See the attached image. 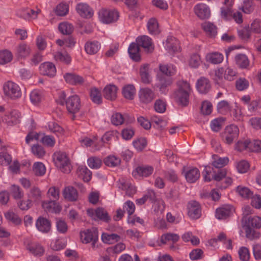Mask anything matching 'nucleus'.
I'll return each instance as SVG.
<instances>
[{"mask_svg":"<svg viewBox=\"0 0 261 261\" xmlns=\"http://www.w3.org/2000/svg\"><path fill=\"white\" fill-rule=\"evenodd\" d=\"M38 12L32 9L23 10L20 16L25 20H30L31 18L36 19Z\"/></svg>","mask_w":261,"mask_h":261,"instance_id":"nucleus-51","label":"nucleus"},{"mask_svg":"<svg viewBox=\"0 0 261 261\" xmlns=\"http://www.w3.org/2000/svg\"><path fill=\"white\" fill-rule=\"evenodd\" d=\"M19 118V113L14 110L11 111L9 115H6L3 121L5 122L9 126H12L18 123Z\"/></svg>","mask_w":261,"mask_h":261,"instance_id":"nucleus-27","label":"nucleus"},{"mask_svg":"<svg viewBox=\"0 0 261 261\" xmlns=\"http://www.w3.org/2000/svg\"><path fill=\"white\" fill-rule=\"evenodd\" d=\"M41 73L50 77H53L56 73V68L55 65L50 62L42 64L40 66Z\"/></svg>","mask_w":261,"mask_h":261,"instance_id":"nucleus-18","label":"nucleus"},{"mask_svg":"<svg viewBox=\"0 0 261 261\" xmlns=\"http://www.w3.org/2000/svg\"><path fill=\"white\" fill-rule=\"evenodd\" d=\"M167 48L169 53L173 54L179 51L180 47L177 41L174 39H168L166 40Z\"/></svg>","mask_w":261,"mask_h":261,"instance_id":"nucleus-30","label":"nucleus"},{"mask_svg":"<svg viewBox=\"0 0 261 261\" xmlns=\"http://www.w3.org/2000/svg\"><path fill=\"white\" fill-rule=\"evenodd\" d=\"M79 176L81 177L85 181H89L91 179V172L85 166H81L77 169Z\"/></svg>","mask_w":261,"mask_h":261,"instance_id":"nucleus-36","label":"nucleus"},{"mask_svg":"<svg viewBox=\"0 0 261 261\" xmlns=\"http://www.w3.org/2000/svg\"><path fill=\"white\" fill-rule=\"evenodd\" d=\"M12 59V55L8 50L0 51V64L4 65L10 62Z\"/></svg>","mask_w":261,"mask_h":261,"instance_id":"nucleus-47","label":"nucleus"},{"mask_svg":"<svg viewBox=\"0 0 261 261\" xmlns=\"http://www.w3.org/2000/svg\"><path fill=\"white\" fill-rule=\"evenodd\" d=\"M30 48L26 44H19L17 48V55L19 57L25 58L29 55Z\"/></svg>","mask_w":261,"mask_h":261,"instance_id":"nucleus-42","label":"nucleus"},{"mask_svg":"<svg viewBox=\"0 0 261 261\" xmlns=\"http://www.w3.org/2000/svg\"><path fill=\"white\" fill-rule=\"evenodd\" d=\"M101 164V160L96 156L89 158L88 160V166L92 169H98L100 168Z\"/></svg>","mask_w":261,"mask_h":261,"instance_id":"nucleus-61","label":"nucleus"},{"mask_svg":"<svg viewBox=\"0 0 261 261\" xmlns=\"http://www.w3.org/2000/svg\"><path fill=\"white\" fill-rule=\"evenodd\" d=\"M100 48L98 42H88L85 45V49L86 53L89 55L96 54Z\"/></svg>","mask_w":261,"mask_h":261,"instance_id":"nucleus-34","label":"nucleus"},{"mask_svg":"<svg viewBox=\"0 0 261 261\" xmlns=\"http://www.w3.org/2000/svg\"><path fill=\"white\" fill-rule=\"evenodd\" d=\"M184 175L188 182L193 183L199 179L200 172L197 168H193L185 172Z\"/></svg>","mask_w":261,"mask_h":261,"instance_id":"nucleus-23","label":"nucleus"},{"mask_svg":"<svg viewBox=\"0 0 261 261\" xmlns=\"http://www.w3.org/2000/svg\"><path fill=\"white\" fill-rule=\"evenodd\" d=\"M54 160L56 166L65 173L71 171V167L65 152L57 151L54 154Z\"/></svg>","mask_w":261,"mask_h":261,"instance_id":"nucleus-2","label":"nucleus"},{"mask_svg":"<svg viewBox=\"0 0 261 261\" xmlns=\"http://www.w3.org/2000/svg\"><path fill=\"white\" fill-rule=\"evenodd\" d=\"M239 133L238 127L236 125H230L225 128L223 133V138L227 144H230L237 139Z\"/></svg>","mask_w":261,"mask_h":261,"instance_id":"nucleus-7","label":"nucleus"},{"mask_svg":"<svg viewBox=\"0 0 261 261\" xmlns=\"http://www.w3.org/2000/svg\"><path fill=\"white\" fill-rule=\"evenodd\" d=\"M213 159L214 161L212 162V165L216 168H221L227 165L228 163L227 158H219L217 155H213Z\"/></svg>","mask_w":261,"mask_h":261,"instance_id":"nucleus-33","label":"nucleus"},{"mask_svg":"<svg viewBox=\"0 0 261 261\" xmlns=\"http://www.w3.org/2000/svg\"><path fill=\"white\" fill-rule=\"evenodd\" d=\"M112 123L116 126L122 125L124 122V118L120 113H115L112 115L111 118Z\"/></svg>","mask_w":261,"mask_h":261,"instance_id":"nucleus-54","label":"nucleus"},{"mask_svg":"<svg viewBox=\"0 0 261 261\" xmlns=\"http://www.w3.org/2000/svg\"><path fill=\"white\" fill-rule=\"evenodd\" d=\"M153 171V168L151 166H139L136 168L135 172L139 176L147 177L151 175Z\"/></svg>","mask_w":261,"mask_h":261,"instance_id":"nucleus-31","label":"nucleus"},{"mask_svg":"<svg viewBox=\"0 0 261 261\" xmlns=\"http://www.w3.org/2000/svg\"><path fill=\"white\" fill-rule=\"evenodd\" d=\"M36 227L37 229L42 233H48L51 229L50 221L42 216L38 218L36 221Z\"/></svg>","mask_w":261,"mask_h":261,"instance_id":"nucleus-10","label":"nucleus"},{"mask_svg":"<svg viewBox=\"0 0 261 261\" xmlns=\"http://www.w3.org/2000/svg\"><path fill=\"white\" fill-rule=\"evenodd\" d=\"M58 29L60 32L64 35H70L74 30L73 26L67 22L60 23Z\"/></svg>","mask_w":261,"mask_h":261,"instance_id":"nucleus-37","label":"nucleus"},{"mask_svg":"<svg viewBox=\"0 0 261 261\" xmlns=\"http://www.w3.org/2000/svg\"><path fill=\"white\" fill-rule=\"evenodd\" d=\"M134 147L139 151H141L147 145V141L144 138H140L133 141Z\"/></svg>","mask_w":261,"mask_h":261,"instance_id":"nucleus-58","label":"nucleus"},{"mask_svg":"<svg viewBox=\"0 0 261 261\" xmlns=\"http://www.w3.org/2000/svg\"><path fill=\"white\" fill-rule=\"evenodd\" d=\"M136 42L139 46L142 47L148 53L152 52L153 50L151 40L147 36L138 37L136 39Z\"/></svg>","mask_w":261,"mask_h":261,"instance_id":"nucleus-14","label":"nucleus"},{"mask_svg":"<svg viewBox=\"0 0 261 261\" xmlns=\"http://www.w3.org/2000/svg\"><path fill=\"white\" fill-rule=\"evenodd\" d=\"M66 105L68 112L72 114V119L74 120V114L79 112L81 107L79 97L76 95L70 96L66 101Z\"/></svg>","mask_w":261,"mask_h":261,"instance_id":"nucleus-4","label":"nucleus"},{"mask_svg":"<svg viewBox=\"0 0 261 261\" xmlns=\"http://www.w3.org/2000/svg\"><path fill=\"white\" fill-rule=\"evenodd\" d=\"M32 152L38 158H42L45 154L44 148L40 145L35 144L32 146Z\"/></svg>","mask_w":261,"mask_h":261,"instance_id":"nucleus-49","label":"nucleus"},{"mask_svg":"<svg viewBox=\"0 0 261 261\" xmlns=\"http://www.w3.org/2000/svg\"><path fill=\"white\" fill-rule=\"evenodd\" d=\"M42 95L41 93L36 90L32 91L30 94V99L34 105L39 103L42 99Z\"/></svg>","mask_w":261,"mask_h":261,"instance_id":"nucleus-62","label":"nucleus"},{"mask_svg":"<svg viewBox=\"0 0 261 261\" xmlns=\"http://www.w3.org/2000/svg\"><path fill=\"white\" fill-rule=\"evenodd\" d=\"M178 89L174 93V98L179 105L187 106L189 101V94L192 91L190 85L187 81H181L177 83Z\"/></svg>","mask_w":261,"mask_h":261,"instance_id":"nucleus-1","label":"nucleus"},{"mask_svg":"<svg viewBox=\"0 0 261 261\" xmlns=\"http://www.w3.org/2000/svg\"><path fill=\"white\" fill-rule=\"evenodd\" d=\"M54 58L57 61L63 62L66 64H69L71 62V57L66 52H57L54 55Z\"/></svg>","mask_w":261,"mask_h":261,"instance_id":"nucleus-38","label":"nucleus"},{"mask_svg":"<svg viewBox=\"0 0 261 261\" xmlns=\"http://www.w3.org/2000/svg\"><path fill=\"white\" fill-rule=\"evenodd\" d=\"M101 239L105 243L112 244L115 241H118L120 239V236L115 234H108L103 233L101 235Z\"/></svg>","mask_w":261,"mask_h":261,"instance_id":"nucleus-45","label":"nucleus"},{"mask_svg":"<svg viewBox=\"0 0 261 261\" xmlns=\"http://www.w3.org/2000/svg\"><path fill=\"white\" fill-rule=\"evenodd\" d=\"M27 249L36 256H41L44 254V248L36 243H29L26 246Z\"/></svg>","mask_w":261,"mask_h":261,"instance_id":"nucleus-22","label":"nucleus"},{"mask_svg":"<svg viewBox=\"0 0 261 261\" xmlns=\"http://www.w3.org/2000/svg\"><path fill=\"white\" fill-rule=\"evenodd\" d=\"M160 71L163 74L162 75L171 77L176 71L173 66H169L165 64H160L159 66Z\"/></svg>","mask_w":261,"mask_h":261,"instance_id":"nucleus-39","label":"nucleus"},{"mask_svg":"<svg viewBox=\"0 0 261 261\" xmlns=\"http://www.w3.org/2000/svg\"><path fill=\"white\" fill-rule=\"evenodd\" d=\"M33 171L36 176H42L45 173L46 168L41 162H36L33 166Z\"/></svg>","mask_w":261,"mask_h":261,"instance_id":"nucleus-44","label":"nucleus"},{"mask_svg":"<svg viewBox=\"0 0 261 261\" xmlns=\"http://www.w3.org/2000/svg\"><path fill=\"white\" fill-rule=\"evenodd\" d=\"M134 130L131 127L124 128L122 129L121 133L122 138L126 140L130 139L134 135Z\"/></svg>","mask_w":261,"mask_h":261,"instance_id":"nucleus-63","label":"nucleus"},{"mask_svg":"<svg viewBox=\"0 0 261 261\" xmlns=\"http://www.w3.org/2000/svg\"><path fill=\"white\" fill-rule=\"evenodd\" d=\"M149 65L145 64L142 66L140 69V73L141 81L145 84H148L150 82V77L148 72Z\"/></svg>","mask_w":261,"mask_h":261,"instance_id":"nucleus-35","label":"nucleus"},{"mask_svg":"<svg viewBox=\"0 0 261 261\" xmlns=\"http://www.w3.org/2000/svg\"><path fill=\"white\" fill-rule=\"evenodd\" d=\"M250 141L248 140H239L235 145V149L239 151L244 150H249Z\"/></svg>","mask_w":261,"mask_h":261,"instance_id":"nucleus-57","label":"nucleus"},{"mask_svg":"<svg viewBox=\"0 0 261 261\" xmlns=\"http://www.w3.org/2000/svg\"><path fill=\"white\" fill-rule=\"evenodd\" d=\"M69 11V6L68 5L64 3L59 4L55 9V13L58 16H65Z\"/></svg>","mask_w":261,"mask_h":261,"instance_id":"nucleus-55","label":"nucleus"},{"mask_svg":"<svg viewBox=\"0 0 261 261\" xmlns=\"http://www.w3.org/2000/svg\"><path fill=\"white\" fill-rule=\"evenodd\" d=\"M121 160L114 155H110L104 160V163L108 166L116 167L120 165Z\"/></svg>","mask_w":261,"mask_h":261,"instance_id":"nucleus-52","label":"nucleus"},{"mask_svg":"<svg viewBox=\"0 0 261 261\" xmlns=\"http://www.w3.org/2000/svg\"><path fill=\"white\" fill-rule=\"evenodd\" d=\"M188 216L193 219H197L201 215V207L199 203L196 201H191L188 203Z\"/></svg>","mask_w":261,"mask_h":261,"instance_id":"nucleus-8","label":"nucleus"},{"mask_svg":"<svg viewBox=\"0 0 261 261\" xmlns=\"http://www.w3.org/2000/svg\"><path fill=\"white\" fill-rule=\"evenodd\" d=\"M81 238L82 242L86 244L92 242V247L95 248L98 238L97 229L92 228L90 229H87L85 231L81 232Z\"/></svg>","mask_w":261,"mask_h":261,"instance_id":"nucleus-5","label":"nucleus"},{"mask_svg":"<svg viewBox=\"0 0 261 261\" xmlns=\"http://www.w3.org/2000/svg\"><path fill=\"white\" fill-rule=\"evenodd\" d=\"M201 26L208 37L214 38L216 36L217 28L214 23L209 21H205L201 23Z\"/></svg>","mask_w":261,"mask_h":261,"instance_id":"nucleus-15","label":"nucleus"},{"mask_svg":"<svg viewBox=\"0 0 261 261\" xmlns=\"http://www.w3.org/2000/svg\"><path fill=\"white\" fill-rule=\"evenodd\" d=\"M224 119L222 118H218L212 121L211 128L214 132H218L222 127Z\"/></svg>","mask_w":261,"mask_h":261,"instance_id":"nucleus-59","label":"nucleus"},{"mask_svg":"<svg viewBox=\"0 0 261 261\" xmlns=\"http://www.w3.org/2000/svg\"><path fill=\"white\" fill-rule=\"evenodd\" d=\"M243 221L245 225L256 228L261 227V218L257 216H249V217H243Z\"/></svg>","mask_w":261,"mask_h":261,"instance_id":"nucleus-21","label":"nucleus"},{"mask_svg":"<svg viewBox=\"0 0 261 261\" xmlns=\"http://www.w3.org/2000/svg\"><path fill=\"white\" fill-rule=\"evenodd\" d=\"M211 87L210 82L207 79L201 77L198 80L196 83V88L200 93L202 94L207 93Z\"/></svg>","mask_w":261,"mask_h":261,"instance_id":"nucleus-17","label":"nucleus"},{"mask_svg":"<svg viewBox=\"0 0 261 261\" xmlns=\"http://www.w3.org/2000/svg\"><path fill=\"white\" fill-rule=\"evenodd\" d=\"M56 224L57 230L60 233H65L67 231L68 226L64 220L57 219Z\"/></svg>","mask_w":261,"mask_h":261,"instance_id":"nucleus-64","label":"nucleus"},{"mask_svg":"<svg viewBox=\"0 0 261 261\" xmlns=\"http://www.w3.org/2000/svg\"><path fill=\"white\" fill-rule=\"evenodd\" d=\"M42 206L45 211L51 213H59L61 210L56 200L53 199L43 201Z\"/></svg>","mask_w":261,"mask_h":261,"instance_id":"nucleus-16","label":"nucleus"},{"mask_svg":"<svg viewBox=\"0 0 261 261\" xmlns=\"http://www.w3.org/2000/svg\"><path fill=\"white\" fill-rule=\"evenodd\" d=\"M119 182L120 186L119 187L122 190L125 191L126 195L131 197L136 193V187L132 185L129 181L122 178L119 180Z\"/></svg>","mask_w":261,"mask_h":261,"instance_id":"nucleus-20","label":"nucleus"},{"mask_svg":"<svg viewBox=\"0 0 261 261\" xmlns=\"http://www.w3.org/2000/svg\"><path fill=\"white\" fill-rule=\"evenodd\" d=\"M139 47L137 42H133L130 44L128 49L130 58L136 62H138L140 60Z\"/></svg>","mask_w":261,"mask_h":261,"instance_id":"nucleus-25","label":"nucleus"},{"mask_svg":"<svg viewBox=\"0 0 261 261\" xmlns=\"http://www.w3.org/2000/svg\"><path fill=\"white\" fill-rule=\"evenodd\" d=\"M100 20L104 23H110L116 21L118 17V12L116 10L102 9L98 13Z\"/></svg>","mask_w":261,"mask_h":261,"instance_id":"nucleus-6","label":"nucleus"},{"mask_svg":"<svg viewBox=\"0 0 261 261\" xmlns=\"http://www.w3.org/2000/svg\"><path fill=\"white\" fill-rule=\"evenodd\" d=\"M12 162V157L8 152L6 146H1L0 148V164L8 166Z\"/></svg>","mask_w":261,"mask_h":261,"instance_id":"nucleus-26","label":"nucleus"},{"mask_svg":"<svg viewBox=\"0 0 261 261\" xmlns=\"http://www.w3.org/2000/svg\"><path fill=\"white\" fill-rule=\"evenodd\" d=\"M3 90L5 96L12 99H18L22 95L20 86L17 83L11 81L4 84Z\"/></svg>","mask_w":261,"mask_h":261,"instance_id":"nucleus-3","label":"nucleus"},{"mask_svg":"<svg viewBox=\"0 0 261 261\" xmlns=\"http://www.w3.org/2000/svg\"><path fill=\"white\" fill-rule=\"evenodd\" d=\"M230 210L228 207H220L216 210V217L218 219H225L230 215Z\"/></svg>","mask_w":261,"mask_h":261,"instance_id":"nucleus-48","label":"nucleus"},{"mask_svg":"<svg viewBox=\"0 0 261 261\" xmlns=\"http://www.w3.org/2000/svg\"><path fill=\"white\" fill-rule=\"evenodd\" d=\"M117 88L114 85L107 86L103 89V96L109 100H114L117 97Z\"/></svg>","mask_w":261,"mask_h":261,"instance_id":"nucleus-24","label":"nucleus"},{"mask_svg":"<svg viewBox=\"0 0 261 261\" xmlns=\"http://www.w3.org/2000/svg\"><path fill=\"white\" fill-rule=\"evenodd\" d=\"M96 219H99L104 222H108L111 220L107 211L103 208L98 207L96 209Z\"/></svg>","mask_w":261,"mask_h":261,"instance_id":"nucleus-43","label":"nucleus"},{"mask_svg":"<svg viewBox=\"0 0 261 261\" xmlns=\"http://www.w3.org/2000/svg\"><path fill=\"white\" fill-rule=\"evenodd\" d=\"M237 191L243 198H249L252 197L253 195V193L246 187L238 186L237 188Z\"/></svg>","mask_w":261,"mask_h":261,"instance_id":"nucleus-60","label":"nucleus"},{"mask_svg":"<svg viewBox=\"0 0 261 261\" xmlns=\"http://www.w3.org/2000/svg\"><path fill=\"white\" fill-rule=\"evenodd\" d=\"M206 58L207 61L213 64H219L223 61V56L217 53L211 54Z\"/></svg>","mask_w":261,"mask_h":261,"instance_id":"nucleus-56","label":"nucleus"},{"mask_svg":"<svg viewBox=\"0 0 261 261\" xmlns=\"http://www.w3.org/2000/svg\"><path fill=\"white\" fill-rule=\"evenodd\" d=\"M139 96L142 102L147 103L154 98V93L150 89L143 88L139 91Z\"/></svg>","mask_w":261,"mask_h":261,"instance_id":"nucleus-19","label":"nucleus"},{"mask_svg":"<svg viewBox=\"0 0 261 261\" xmlns=\"http://www.w3.org/2000/svg\"><path fill=\"white\" fill-rule=\"evenodd\" d=\"M76 10L78 14L84 18H90L93 15L92 10L88 5L85 3L77 4L76 7Z\"/></svg>","mask_w":261,"mask_h":261,"instance_id":"nucleus-13","label":"nucleus"},{"mask_svg":"<svg viewBox=\"0 0 261 261\" xmlns=\"http://www.w3.org/2000/svg\"><path fill=\"white\" fill-rule=\"evenodd\" d=\"M123 96L127 99L133 100L136 94V89L133 85L129 84L123 87L122 91Z\"/></svg>","mask_w":261,"mask_h":261,"instance_id":"nucleus-28","label":"nucleus"},{"mask_svg":"<svg viewBox=\"0 0 261 261\" xmlns=\"http://www.w3.org/2000/svg\"><path fill=\"white\" fill-rule=\"evenodd\" d=\"M65 199L69 201H76L78 199L79 194L76 189L73 186H67L63 191Z\"/></svg>","mask_w":261,"mask_h":261,"instance_id":"nucleus-12","label":"nucleus"},{"mask_svg":"<svg viewBox=\"0 0 261 261\" xmlns=\"http://www.w3.org/2000/svg\"><path fill=\"white\" fill-rule=\"evenodd\" d=\"M217 110L222 114H225L230 111L229 103L226 100H222L219 102L217 105Z\"/></svg>","mask_w":261,"mask_h":261,"instance_id":"nucleus-46","label":"nucleus"},{"mask_svg":"<svg viewBox=\"0 0 261 261\" xmlns=\"http://www.w3.org/2000/svg\"><path fill=\"white\" fill-rule=\"evenodd\" d=\"M237 65L241 68H247L249 65L247 57L244 54H239L235 57Z\"/></svg>","mask_w":261,"mask_h":261,"instance_id":"nucleus-29","label":"nucleus"},{"mask_svg":"<svg viewBox=\"0 0 261 261\" xmlns=\"http://www.w3.org/2000/svg\"><path fill=\"white\" fill-rule=\"evenodd\" d=\"M244 228L245 230L246 237L248 239L253 240L259 237V233L251 228V227L245 225Z\"/></svg>","mask_w":261,"mask_h":261,"instance_id":"nucleus-53","label":"nucleus"},{"mask_svg":"<svg viewBox=\"0 0 261 261\" xmlns=\"http://www.w3.org/2000/svg\"><path fill=\"white\" fill-rule=\"evenodd\" d=\"M194 10L195 15L200 19H208L210 17V10L205 4H197L195 6Z\"/></svg>","mask_w":261,"mask_h":261,"instance_id":"nucleus-9","label":"nucleus"},{"mask_svg":"<svg viewBox=\"0 0 261 261\" xmlns=\"http://www.w3.org/2000/svg\"><path fill=\"white\" fill-rule=\"evenodd\" d=\"M147 28L149 32L151 34H158L160 33L159 24L156 19L152 18L149 20L147 23Z\"/></svg>","mask_w":261,"mask_h":261,"instance_id":"nucleus-40","label":"nucleus"},{"mask_svg":"<svg viewBox=\"0 0 261 261\" xmlns=\"http://www.w3.org/2000/svg\"><path fill=\"white\" fill-rule=\"evenodd\" d=\"M90 96L92 101L97 105L102 102V98L100 91L96 88L91 89Z\"/></svg>","mask_w":261,"mask_h":261,"instance_id":"nucleus-41","label":"nucleus"},{"mask_svg":"<svg viewBox=\"0 0 261 261\" xmlns=\"http://www.w3.org/2000/svg\"><path fill=\"white\" fill-rule=\"evenodd\" d=\"M172 83V80L171 77L165 76V75H158L157 83L156 86L159 88L160 91L162 93H165L167 88Z\"/></svg>","mask_w":261,"mask_h":261,"instance_id":"nucleus-11","label":"nucleus"},{"mask_svg":"<svg viewBox=\"0 0 261 261\" xmlns=\"http://www.w3.org/2000/svg\"><path fill=\"white\" fill-rule=\"evenodd\" d=\"M64 77L66 82L70 84H82L84 82L82 77L72 73H66Z\"/></svg>","mask_w":261,"mask_h":261,"instance_id":"nucleus-32","label":"nucleus"},{"mask_svg":"<svg viewBox=\"0 0 261 261\" xmlns=\"http://www.w3.org/2000/svg\"><path fill=\"white\" fill-rule=\"evenodd\" d=\"M5 216L8 221L12 222L15 225H19L21 223V219L17 215L12 212H7L5 214Z\"/></svg>","mask_w":261,"mask_h":261,"instance_id":"nucleus-50","label":"nucleus"}]
</instances>
